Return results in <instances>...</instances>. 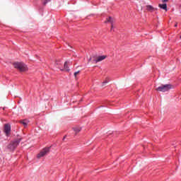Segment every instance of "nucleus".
<instances>
[{"mask_svg":"<svg viewBox=\"0 0 181 181\" xmlns=\"http://www.w3.org/2000/svg\"><path fill=\"white\" fill-rule=\"evenodd\" d=\"M21 141L22 138H20L11 141V143L7 146L8 149L12 151H15V149L19 146L20 142H21Z\"/></svg>","mask_w":181,"mask_h":181,"instance_id":"f257e3e1","label":"nucleus"},{"mask_svg":"<svg viewBox=\"0 0 181 181\" xmlns=\"http://www.w3.org/2000/svg\"><path fill=\"white\" fill-rule=\"evenodd\" d=\"M107 57V56L106 55L98 56V57L92 56L88 59V62H93V63H98L105 60Z\"/></svg>","mask_w":181,"mask_h":181,"instance_id":"f03ea898","label":"nucleus"},{"mask_svg":"<svg viewBox=\"0 0 181 181\" xmlns=\"http://www.w3.org/2000/svg\"><path fill=\"white\" fill-rule=\"evenodd\" d=\"M170 89H172L171 84H165L156 88V91L165 93L169 91Z\"/></svg>","mask_w":181,"mask_h":181,"instance_id":"7ed1b4c3","label":"nucleus"},{"mask_svg":"<svg viewBox=\"0 0 181 181\" xmlns=\"http://www.w3.org/2000/svg\"><path fill=\"white\" fill-rule=\"evenodd\" d=\"M51 147H46L42 148L38 155H37V158L40 159L41 158H43L44 156H47L49 151H50Z\"/></svg>","mask_w":181,"mask_h":181,"instance_id":"20e7f679","label":"nucleus"},{"mask_svg":"<svg viewBox=\"0 0 181 181\" xmlns=\"http://www.w3.org/2000/svg\"><path fill=\"white\" fill-rule=\"evenodd\" d=\"M13 67L15 69H27V65L22 62H16L13 63Z\"/></svg>","mask_w":181,"mask_h":181,"instance_id":"39448f33","label":"nucleus"},{"mask_svg":"<svg viewBox=\"0 0 181 181\" xmlns=\"http://www.w3.org/2000/svg\"><path fill=\"white\" fill-rule=\"evenodd\" d=\"M11 130V129L10 124H5L4 132L7 136L9 135Z\"/></svg>","mask_w":181,"mask_h":181,"instance_id":"423d86ee","label":"nucleus"},{"mask_svg":"<svg viewBox=\"0 0 181 181\" xmlns=\"http://www.w3.org/2000/svg\"><path fill=\"white\" fill-rule=\"evenodd\" d=\"M146 8V11H148V12H150V13H153L155 11L157 10V8H155L153 6L151 5H146L145 6Z\"/></svg>","mask_w":181,"mask_h":181,"instance_id":"0eeeda50","label":"nucleus"},{"mask_svg":"<svg viewBox=\"0 0 181 181\" xmlns=\"http://www.w3.org/2000/svg\"><path fill=\"white\" fill-rule=\"evenodd\" d=\"M158 7L160 9H163V10L165 11V12L168 11V7H167V4H158Z\"/></svg>","mask_w":181,"mask_h":181,"instance_id":"6e6552de","label":"nucleus"},{"mask_svg":"<svg viewBox=\"0 0 181 181\" xmlns=\"http://www.w3.org/2000/svg\"><path fill=\"white\" fill-rule=\"evenodd\" d=\"M64 67L65 69H70V68H71V62H65Z\"/></svg>","mask_w":181,"mask_h":181,"instance_id":"1a4fd4ad","label":"nucleus"},{"mask_svg":"<svg viewBox=\"0 0 181 181\" xmlns=\"http://www.w3.org/2000/svg\"><path fill=\"white\" fill-rule=\"evenodd\" d=\"M105 23H110V24H113L114 19L111 16H109V18H107V19H106V21H105Z\"/></svg>","mask_w":181,"mask_h":181,"instance_id":"9d476101","label":"nucleus"},{"mask_svg":"<svg viewBox=\"0 0 181 181\" xmlns=\"http://www.w3.org/2000/svg\"><path fill=\"white\" fill-rule=\"evenodd\" d=\"M50 1L52 0H41L42 5L43 6H46L47 4L50 2Z\"/></svg>","mask_w":181,"mask_h":181,"instance_id":"9b49d317","label":"nucleus"},{"mask_svg":"<svg viewBox=\"0 0 181 181\" xmlns=\"http://www.w3.org/2000/svg\"><path fill=\"white\" fill-rule=\"evenodd\" d=\"M22 124L24 125V127H27V125L28 124V121L26 119L22 120L20 122Z\"/></svg>","mask_w":181,"mask_h":181,"instance_id":"f8f14e48","label":"nucleus"},{"mask_svg":"<svg viewBox=\"0 0 181 181\" xmlns=\"http://www.w3.org/2000/svg\"><path fill=\"white\" fill-rule=\"evenodd\" d=\"M110 81V78H106V81H103V86H105L107 83H108Z\"/></svg>","mask_w":181,"mask_h":181,"instance_id":"ddd939ff","label":"nucleus"},{"mask_svg":"<svg viewBox=\"0 0 181 181\" xmlns=\"http://www.w3.org/2000/svg\"><path fill=\"white\" fill-rule=\"evenodd\" d=\"M73 129L76 133L79 132L81 130V129L80 127H74Z\"/></svg>","mask_w":181,"mask_h":181,"instance_id":"4468645a","label":"nucleus"},{"mask_svg":"<svg viewBox=\"0 0 181 181\" xmlns=\"http://www.w3.org/2000/svg\"><path fill=\"white\" fill-rule=\"evenodd\" d=\"M19 71H21V73H23L24 71H28V69H20Z\"/></svg>","mask_w":181,"mask_h":181,"instance_id":"2eb2a0df","label":"nucleus"},{"mask_svg":"<svg viewBox=\"0 0 181 181\" xmlns=\"http://www.w3.org/2000/svg\"><path fill=\"white\" fill-rule=\"evenodd\" d=\"M79 73H80L79 71H77L74 72V77L76 78L77 75H78Z\"/></svg>","mask_w":181,"mask_h":181,"instance_id":"dca6fc26","label":"nucleus"},{"mask_svg":"<svg viewBox=\"0 0 181 181\" xmlns=\"http://www.w3.org/2000/svg\"><path fill=\"white\" fill-rule=\"evenodd\" d=\"M114 28V25L113 23L111 24V28H110V31H112Z\"/></svg>","mask_w":181,"mask_h":181,"instance_id":"f3484780","label":"nucleus"},{"mask_svg":"<svg viewBox=\"0 0 181 181\" xmlns=\"http://www.w3.org/2000/svg\"><path fill=\"white\" fill-rule=\"evenodd\" d=\"M169 0H163L162 2L163 3H168Z\"/></svg>","mask_w":181,"mask_h":181,"instance_id":"a211bd4d","label":"nucleus"},{"mask_svg":"<svg viewBox=\"0 0 181 181\" xmlns=\"http://www.w3.org/2000/svg\"><path fill=\"white\" fill-rule=\"evenodd\" d=\"M174 26H175V28H177V23H175V25Z\"/></svg>","mask_w":181,"mask_h":181,"instance_id":"6ab92c4d","label":"nucleus"},{"mask_svg":"<svg viewBox=\"0 0 181 181\" xmlns=\"http://www.w3.org/2000/svg\"><path fill=\"white\" fill-rule=\"evenodd\" d=\"M64 139H66V136H64V137L63 138V141H64Z\"/></svg>","mask_w":181,"mask_h":181,"instance_id":"aec40b11","label":"nucleus"},{"mask_svg":"<svg viewBox=\"0 0 181 181\" xmlns=\"http://www.w3.org/2000/svg\"><path fill=\"white\" fill-rule=\"evenodd\" d=\"M61 71H64V69H61Z\"/></svg>","mask_w":181,"mask_h":181,"instance_id":"412c9836","label":"nucleus"},{"mask_svg":"<svg viewBox=\"0 0 181 181\" xmlns=\"http://www.w3.org/2000/svg\"><path fill=\"white\" fill-rule=\"evenodd\" d=\"M180 38L181 39V35H180Z\"/></svg>","mask_w":181,"mask_h":181,"instance_id":"4be33fe9","label":"nucleus"},{"mask_svg":"<svg viewBox=\"0 0 181 181\" xmlns=\"http://www.w3.org/2000/svg\"><path fill=\"white\" fill-rule=\"evenodd\" d=\"M67 71H69V69H67Z\"/></svg>","mask_w":181,"mask_h":181,"instance_id":"5701e85b","label":"nucleus"},{"mask_svg":"<svg viewBox=\"0 0 181 181\" xmlns=\"http://www.w3.org/2000/svg\"><path fill=\"white\" fill-rule=\"evenodd\" d=\"M180 8H181V6H180Z\"/></svg>","mask_w":181,"mask_h":181,"instance_id":"b1692460","label":"nucleus"}]
</instances>
